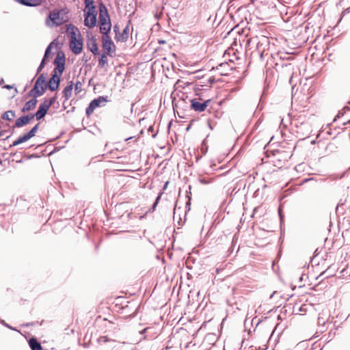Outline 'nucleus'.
Masks as SVG:
<instances>
[{
  "label": "nucleus",
  "mask_w": 350,
  "mask_h": 350,
  "mask_svg": "<svg viewBox=\"0 0 350 350\" xmlns=\"http://www.w3.org/2000/svg\"><path fill=\"white\" fill-rule=\"evenodd\" d=\"M99 20L100 32L103 35L109 34L111 24L107 9L103 3H100L99 5Z\"/></svg>",
  "instance_id": "nucleus-1"
},
{
  "label": "nucleus",
  "mask_w": 350,
  "mask_h": 350,
  "mask_svg": "<svg viewBox=\"0 0 350 350\" xmlns=\"http://www.w3.org/2000/svg\"><path fill=\"white\" fill-rule=\"evenodd\" d=\"M68 30L70 33V47L73 53L78 55L82 51L83 41L81 38L77 39V31H78V29L77 27L72 26Z\"/></svg>",
  "instance_id": "nucleus-2"
},
{
  "label": "nucleus",
  "mask_w": 350,
  "mask_h": 350,
  "mask_svg": "<svg viewBox=\"0 0 350 350\" xmlns=\"http://www.w3.org/2000/svg\"><path fill=\"white\" fill-rule=\"evenodd\" d=\"M47 88L46 77L44 74H41L37 79L34 87L29 92V95L35 98L39 97L44 94Z\"/></svg>",
  "instance_id": "nucleus-3"
},
{
  "label": "nucleus",
  "mask_w": 350,
  "mask_h": 350,
  "mask_svg": "<svg viewBox=\"0 0 350 350\" xmlns=\"http://www.w3.org/2000/svg\"><path fill=\"white\" fill-rule=\"evenodd\" d=\"M107 102H109L107 96H100L97 98L94 99L86 108V114L90 116L96 108L105 106Z\"/></svg>",
  "instance_id": "nucleus-4"
},
{
  "label": "nucleus",
  "mask_w": 350,
  "mask_h": 350,
  "mask_svg": "<svg viewBox=\"0 0 350 350\" xmlns=\"http://www.w3.org/2000/svg\"><path fill=\"white\" fill-rule=\"evenodd\" d=\"M103 48L107 52V55L110 57H113L116 53V46L111 40L109 34L103 36Z\"/></svg>",
  "instance_id": "nucleus-5"
},
{
  "label": "nucleus",
  "mask_w": 350,
  "mask_h": 350,
  "mask_svg": "<svg viewBox=\"0 0 350 350\" xmlns=\"http://www.w3.org/2000/svg\"><path fill=\"white\" fill-rule=\"evenodd\" d=\"M54 64L55 68L53 72L62 75L65 69V55L62 51L57 53L54 60Z\"/></svg>",
  "instance_id": "nucleus-6"
},
{
  "label": "nucleus",
  "mask_w": 350,
  "mask_h": 350,
  "mask_svg": "<svg viewBox=\"0 0 350 350\" xmlns=\"http://www.w3.org/2000/svg\"><path fill=\"white\" fill-rule=\"evenodd\" d=\"M97 13L96 10H88L85 14L84 25L89 28L95 27L96 23Z\"/></svg>",
  "instance_id": "nucleus-7"
},
{
  "label": "nucleus",
  "mask_w": 350,
  "mask_h": 350,
  "mask_svg": "<svg viewBox=\"0 0 350 350\" xmlns=\"http://www.w3.org/2000/svg\"><path fill=\"white\" fill-rule=\"evenodd\" d=\"M60 11L53 10L49 14V19L52 22V25L59 26L64 23L63 17L60 16Z\"/></svg>",
  "instance_id": "nucleus-8"
},
{
  "label": "nucleus",
  "mask_w": 350,
  "mask_h": 350,
  "mask_svg": "<svg viewBox=\"0 0 350 350\" xmlns=\"http://www.w3.org/2000/svg\"><path fill=\"white\" fill-rule=\"evenodd\" d=\"M210 100H206L203 103L199 102L197 99L191 100V108L196 111L202 112L204 111L208 106Z\"/></svg>",
  "instance_id": "nucleus-9"
},
{
  "label": "nucleus",
  "mask_w": 350,
  "mask_h": 350,
  "mask_svg": "<svg viewBox=\"0 0 350 350\" xmlns=\"http://www.w3.org/2000/svg\"><path fill=\"white\" fill-rule=\"evenodd\" d=\"M61 76L62 75H59V74L53 72L52 77L50 79L49 84H47V87H49V89L51 91H55L58 88Z\"/></svg>",
  "instance_id": "nucleus-10"
},
{
  "label": "nucleus",
  "mask_w": 350,
  "mask_h": 350,
  "mask_svg": "<svg viewBox=\"0 0 350 350\" xmlns=\"http://www.w3.org/2000/svg\"><path fill=\"white\" fill-rule=\"evenodd\" d=\"M294 124L297 128H299L300 131H297V132H302L304 135L305 133L302 131L301 126L307 128L306 135L310 133V128L308 127V124L307 122H304V118L301 116L298 117L297 119L294 120Z\"/></svg>",
  "instance_id": "nucleus-11"
},
{
  "label": "nucleus",
  "mask_w": 350,
  "mask_h": 350,
  "mask_svg": "<svg viewBox=\"0 0 350 350\" xmlns=\"http://www.w3.org/2000/svg\"><path fill=\"white\" fill-rule=\"evenodd\" d=\"M49 109V108L47 106H46L43 103H42L39 105L38 110L36 113V120H40L42 118H43L46 114Z\"/></svg>",
  "instance_id": "nucleus-12"
},
{
  "label": "nucleus",
  "mask_w": 350,
  "mask_h": 350,
  "mask_svg": "<svg viewBox=\"0 0 350 350\" xmlns=\"http://www.w3.org/2000/svg\"><path fill=\"white\" fill-rule=\"evenodd\" d=\"M20 4L28 7H36L41 4V0H14Z\"/></svg>",
  "instance_id": "nucleus-13"
},
{
  "label": "nucleus",
  "mask_w": 350,
  "mask_h": 350,
  "mask_svg": "<svg viewBox=\"0 0 350 350\" xmlns=\"http://www.w3.org/2000/svg\"><path fill=\"white\" fill-rule=\"evenodd\" d=\"M37 102L38 100L35 97L34 98H32L30 100L27 101L21 109V111L25 113L26 111H29L33 109L36 106Z\"/></svg>",
  "instance_id": "nucleus-14"
},
{
  "label": "nucleus",
  "mask_w": 350,
  "mask_h": 350,
  "mask_svg": "<svg viewBox=\"0 0 350 350\" xmlns=\"http://www.w3.org/2000/svg\"><path fill=\"white\" fill-rule=\"evenodd\" d=\"M89 50L94 55L98 54V46L96 42V39L92 37L88 40L87 42Z\"/></svg>",
  "instance_id": "nucleus-15"
},
{
  "label": "nucleus",
  "mask_w": 350,
  "mask_h": 350,
  "mask_svg": "<svg viewBox=\"0 0 350 350\" xmlns=\"http://www.w3.org/2000/svg\"><path fill=\"white\" fill-rule=\"evenodd\" d=\"M29 345L31 350H42L41 344L35 338L29 339Z\"/></svg>",
  "instance_id": "nucleus-16"
},
{
  "label": "nucleus",
  "mask_w": 350,
  "mask_h": 350,
  "mask_svg": "<svg viewBox=\"0 0 350 350\" xmlns=\"http://www.w3.org/2000/svg\"><path fill=\"white\" fill-rule=\"evenodd\" d=\"M29 124V119L25 116L18 118L14 124V127L20 128Z\"/></svg>",
  "instance_id": "nucleus-17"
},
{
  "label": "nucleus",
  "mask_w": 350,
  "mask_h": 350,
  "mask_svg": "<svg viewBox=\"0 0 350 350\" xmlns=\"http://www.w3.org/2000/svg\"><path fill=\"white\" fill-rule=\"evenodd\" d=\"M73 89V83L72 81L70 82V84L68 85L63 90L64 97L66 100H68L71 95Z\"/></svg>",
  "instance_id": "nucleus-18"
},
{
  "label": "nucleus",
  "mask_w": 350,
  "mask_h": 350,
  "mask_svg": "<svg viewBox=\"0 0 350 350\" xmlns=\"http://www.w3.org/2000/svg\"><path fill=\"white\" fill-rule=\"evenodd\" d=\"M129 25H127L122 32L117 37L118 41L125 42L129 38Z\"/></svg>",
  "instance_id": "nucleus-19"
},
{
  "label": "nucleus",
  "mask_w": 350,
  "mask_h": 350,
  "mask_svg": "<svg viewBox=\"0 0 350 350\" xmlns=\"http://www.w3.org/2000/svg\"><path fill=\"white\" fill-rule=\"evenodd\" d=\"M16 116V114H15V112L14 111H5L3 116H2V118L4 119V120H12L14 118H15Z\"/></svg>",
  "instance_id": "nucleus-20"
},
{
  "label": "nucleus",
  "mask_w": 350,
  "mask_h": 350,
  "mask_svg": "<svg viewBox=\"0 0 350 350\" xmlns=\"http://www.w3.org/2000/svg\"><path fill=\"white\" fill-rule=\"evenodd\" d=\"M107 64H108V59H107V55L105 53H103L100 55V59H98V66L100 67L104 68Z\"/></svg>",
  "instance_id": "nucleus-21"
},
{
  "label": "nucleus",
  "mask_w": 350,
  "mask_h": 350,
  "mask_svg": "<svg viewBox=\"0 0 350 350\" xmlns=\"http://www.w3.org/2000/svg\"><path fill=\"white\" fill-rule=\"evenodd\" d=\"M85 4V8H88V10H94L96 7L94 5L93 0H84Z\"/></svg>",
  "instance_id": "nucleus-22"
},
{
  "label": "nucleus",
  "mask_w": 350,
  "mask_h": 350,
  "mask_svg": "<svg viewBox=\"0 0 350 350\" xmlns=\"http://www.w3.org/2000/svg\"><path fill=\"white\" fill-rule=\"evenodd\" d=\"M55 100H56V98L55 97H53V98H51L50 99H44L42 103L46 106H47L49 108H50L51 107V105L54 104Z\"/></svg>",
  "instance_id": "nucleus-23"
},
{
  "label": "nucleus",
  "mask_w": 350,
  "mask_h": 350,
  "mask_svg": "<svg viewBox=\"0 0 350 350\" xmlns=\"http://www.w3.org/2000/svg\"><path fill=\"white\" fill-rule=\"evenodd\" d=\"M162 195H163V192H162V191H161V192H160V193L158 194V196H157V198H156V200H155V202H154V204H153V205H152V208L150 209V211H154L155 210V208H156V207H157V204H159V200H161V196H162Z\"/></svg>",
  "instance_id": "nucleus-24"
},
{
  "label": "nucleus",
  "mask_w": 350,
  "mask_h": 350,
  "mask_svg": "<svg viewBox=\"0 0 350 350\" xmlns=\"http://www.w3.org/2000/svg\"><path fill=\"white\" fill-rule=\"evenodd\" d=\"M110 338H111L109 337V336H101L98 338V341L100 344L105 343L109 341H111V340Z\"/></svg>",
  "instance_id": "nucleus-25"
},
{
  "label": "nucleus",
  "mask_w": 350,
  "mask_h": 350,
  "mask_svg": "<svg viewBox=\"0 0 350 350\" xmlns=\"http://www.w3.org/2000/svg\"><path fill=\"white\" fill-rule=\"evenodd\" d=\"M40 124L38 123L36 125H35L29 132L28 133L30 135L31 137H34L36 135V133L37 132Z\"/></svg>",
  "instance_id": "nucleus-26"
},
{
  "label": "nucleus",
  "mask_w": 350,
  "mask_h": 350,
  "mask_svg": "<svg viewBox=\"0 0 350 350\" xmlns=\"http://www.w3.org/2000/svg\"><path fill=\"white\" fill-rule=\"evenodd\" d=\"M82 88V83L81 81H77L75 85V90L76 92V94L81 92Z\"/></svg>",
  "instance_id": "nucleus-27"
},
{
  "label": "nucleus",
  "mask_w": 350,
  "mask_h": 350,
  "mask_svg": "<svg viewBox=\"0 0 350 350\" xmlns=\"http://www.w3.org/2000/svg\"><path fill=\"white\" fill-rule=\"evenodd\" d=\"M19 138L21 139V142L23 143V142L28 141L29 139L31 138V137L30 136V135L28 133H27L25 135H23V136H21Z\"/></svg>",
  "instance_id": "nucleus-28"
},
{
  "label": "nucleus",
  "mask_w": 350,
  "mask_h": 350,
  "mask_svg": "<svg viewBox=\"0 0 350 350\" xmlns=\"http://www.w3.org/2000/svg\"><path fill=\"white\" fill-rule=\"evenodd\" d=\"M53 43H51L48 46L47 48L46 49V51H45V53H44V58H46L49 53H50V51H51V45H52Z\"/></svg>",
  "instance_id": "nucleus-29"
},
{
  "label": "nucleus",
  "mask_w": 350,
  "mask_h": 350,
  "mask_svg": "<svg viewBox=\"0 0 350 350\" xmlns=\"http://www.w3.org/2000/svg\"><path fill=\"white\" fill-rule=\"evenodd\" d=\"M21 139L18 137L16 140H15L12 145H10V147L18 146L20 144H22Z\"/></svg>",
  "instance_id": "nucleus-30"
},
{
  "label": "nucleus",
  "mask_w": 350,
  "mask_h": 350,
  "mask_svg": "<svg viewBox=\"0 0 350 350\" xmlns=\"http://www.w3.org/2000/svg\"><path fill=\"white\" fill-rule=\"evenodd\" d=\"M0 323H1L3 325H4L5 327H8V328H9V329H10L15 330V329H14L12 327H11V326H10V325H9L8 323H6L5 322V321H4V320L0 321Z\"/></svg>",
  "instance_id": "nucleus-31"
},
{
  "label": "nucleus",
  "mask_w": 350,
  "mask_h": 350,
  "mask_svg": "<svg viewBox=\"0 0 350 350\" xmlns=\"http://www.w3.org/2000/svg\"><path fill=\"white\" fill-rule=\"evenodd\" d=\"M25 116L27 117V118L29 119V123L31 122V120H32L34 118V117H36V113L35 114L30 113V114H28Z\"/></svg>",
  "instance_id": "nucleus-32"
},
{
  "label": "nucleus",
  "mask_w": 350,
  "mask_h": 350,
  "mask_svg": "<svg viewBox=\"0 0 350 350\" xmlns=\"http://www.w3.org/2000/svg\"><path fill=\"white\" fill-rule=\"evenodd\" d=\"M44 67V65H43V64H42L40 63V64L39 67H38V69H37V73H39V72L42 70V68H43Z\"/></svg>",
  "instance_id": "nucleus-33"
},
{
  "label": "nucleus",
  "mask_w": 350,
  "mask_h": 350,
  "mask_svg": "<svg viewBox=\"0 0 350 350\" xmlns=\"http://www.w3.org/2000/svg\"><path fill=\"white\" fill-rule=\"evenodd\" d=\"M168 184H169V182H168V181H167V182L165 183V185H164V186H163V190H165V189H167Z\"/></svg>",
  "instance_id": "nucleus-34"
},
{
  "label": "nucleus",
  "mask_w": 350,
  "mask_h": 350,
  "mask_svg": "<svg viewBox=\"0 0 350 350\" xmlns=\"http://www.w3.org/2000/svg\"><path fill=\"white\" fill-rule=\"evenodd\" d=\"M118 29H119V27H118V25H115V26L113 27V30H114V31H115L116 33L118 31Z\"/></svg>",
  "instance_id": "nucleus-35"
},
{
  "label": "nucleus",
  "mask_w": 350,
  "mask_h": 350,
  "mask_svg": "<svg viewBox=\"0 0 350 350\" xmlns=\"http://www.w3.org/2000/svg\"><path fill=\"white\" fill-rule=\"evenodd\" d=\"M46 58H44V57H43L42 62H41V64H43V65H45V62H46Z\"/></svg>",
  "instance_id": "nucleus-36"
},
{
  "label": "nucleus",
  "mask_w": 350,
  "mask_h": 350,
  "mask_svg": "<svg viewBox=\"0 0 350 350\" xmlns=\"http://www.w3.org/2000/svg\"><path fill=\"white\" fill-rule=\"evenodd\" d=\"M4 88H6V89H12V87L11 85H6L4 86Z\"/></svg>",
  "instance_id": "nucleus-37"
},
{
  "label": "nucleus",
  "mask_w": 350,
  "mask_h": 350,
  "mask_svg": "<svg viewBox=\"0 0 350 350\" xmlns=\"http://www.w3.org/2000/svg\"><path fill=\"white\" fill-rule=\"evenodd\" d=\"M148 328H145L142 331L140 332L141 334H144L145 333L147 330H148Z\"/></svg>",
  "instance_id": "nucleus-38"
},
{
  "label": "nucleus",
  "mask_w": 350,
  "mask_h": 350,
  "mask_svg": "<svg viewBox=\"0 0 350 350\" xmlns=\"http://www.w3.org/2000/svg\"><path fill=\"white\" fill-rule=\"evenodd\" d=\"M279 215H280V219H282V213H281V211L280 208H279Z\"/></svg>",
  "instance_id": "nucleus-39"
},
{
  "label": "nucleus",
  "mask_w": 350,
  "mask_h": 350,
  "mask_svg": "<svg viewBox=\"0 0 350 350\" xmlns=\"http://www.w3.org/2000/svg\"><path fill=\"white\" fill-rule=\"evenodd\" d=\"M200 182L204 183V184L206 183V182L205 180H200Z\"/></svg>",
  "instance_id": "nucleus-40"
},
{
  "label": "nucleus",
  "mask_w": 350,
  "mask_h": 350,
  "mask_svg": "<svg viewBox=\"0 0 350 350\" xmlns=\"http://www.w3.org/2000/svg\"><path fill=\"white\" fill-rule=\"evenodd\" d=\"M114 329H118V330H119V328H118V327H114Z\"/></svg>",
  "instance_id": "nucleus-41"
},
{
  "label": "nucleus",
  "mask_w": 350,
  "mask_h": 350,
  "mask_svg": "<svg viewBox=\"0 0 350 350\" xmlns=\"http://www.w3.org/2000/svg\"><path fill=\"white\" fill-rule=\"evenodd\" d=\"M3 80L2 79L1 81H0V84L3 83Z\"/></svg>",
  "instance_id": "nucleus-42"
},
{
  "label": "nucleus",
  "mask_w": 350,
  "mask_h": 350,
  "mask_svg": "<svg viewBox=\"0 0 350 350\" xmlns=\"http://www.w3.org/2000/svg\"><path fill=\"white\" fill-rule=\"evenodd\" d=\"M46 23L48 25V26H50L51 25L48 23V21H46Z\"/></svg>",
  "instance_id": "nucleus-43"
},
{
  "label": "nucleus",
  "mask_w": 350,
  "mask_h": 350,
  "mask_svg": "<svg viewBox=\"0 0 350 350\" xmlns=\"http://www.w3.org/2000/svg\"><path fill=\"white\" fill-rule=\"evenodd\" d=\"M84 59L85 62H88V59H86V57H84Z\"/></svg>",
  "instance_id": "nucleus-44"
},
{
  "label": "nucleus",
  "mask_w": 350,
  "mask_h": 350,
  "mask_svg": "<svg viewBox=\"0 0 350 350\" xmlns=\"http://www.w3.org/2000/svg\"><path fill=\"white\" fill-rule=\"evenodd\" d=\"M84 59L85 62H88V59H86V57H84Z\"/></svg>",
  "instance_id": "nucleus-45"
},
{
  "label": "nucleus",
  "mask_w": 350,
  "mask_h": 350,
  "mask_svg": "<svg viewBox=\"0 0 350 350\" xmlns=\"http://www.w3.org/2000/svg\"><path fill=\"white\" fill-rule=\"evenodd\" d=\"M1 136V135L0 134V137Z\"/></svg>",
  "instance_id": "nucleus-46"
},
{
  "label": "nucleus",
  "mask_w": 350,
  "mask_h": 350,
  "mask_svg": "<svg viewBox=\"0 0 350 350\" xmlns=\"http://www.w3.org/2000/svg\"><path fill=\"white\" fill-rule=\"evenodd\" d=\"M0 321H2L1 319H0Z\"/></svg>",
  "instance_id": "nucleus-47"
}]
</instances>
